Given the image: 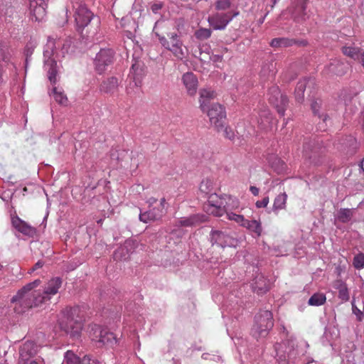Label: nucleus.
<instances>
[{"label": "nucleus", "mask_w": 364, "mask_h": 364, "mask_svg": "<svg viewBox=\"0 0 364 364\" xmlns=\"http://www.w3.org/2000/svg\"><path fill=\"white\" fill-rule=\"evenodd\" d=\"M242 227L247 228L250 232L254 234V236L259 237L262 232V228L259 220H246L242 224Z\"/></svg>", "instance_id": "obj_31"}, {"label": "nucleus", "mask_w": 364, "mask_h": 364, "mask_svg": "<svg viewBox=\"0 0 364 364\" xmlns=\"http://www.w3.org/2000/svg\"><path fill=\"white\" fill-rule=\"evenodd\" d=\"M157 202V199L154 198V197H151L148 199L147 200V203H149V207H154V205Z\"/></svg>", "instance_id": "obj_57"}, {"label": "nucleus", "mask_w": 364, "mask_h": 364, "mask_svg": "<svg viewBox=\"0 0 364 364\" xmlns=\"http://www.w3.org/2000/svg\"><path fill=\"white\" fill-rule=\"evenodd\" d=\"M41 283L40 279H36L27 284L11 298V302L14 304L15 312L22 314L30 308L49 301L58 292L63 281L59 277H53L46 283L43 290H36Z\"/></svg>", "instance_id": "obj_1"}, {"label": "nucleus", "mask_w": 364, "mask_h": 364, "mask_svg": "<svg viewBox=\"0 0 364 364\" xmlns=\"http://www.w3.org/2000/svg\"><path fill=\"white\" fill-rule=\"evenodd\" d=\"M161 46L166 50L171 51L178 59L182 60L185 57V52L183 49V42L179 36L175 33H168L167 38L156 33Z\"/></svg>", "instance_id": "obj_6"}, {"label": "nucleus", "mask_w": 364, "mask_h": 364, "mask_svg": "<svg viewBox=\"0 0 364 364\" xmlns=\"http://www.w3.org/2000/svg\"><path fill=\"white\" fill-rule=\"evenodd\" d=\"M212 31L209 28H200L195 32V36L200 41H203L209 38L211 36Z\"/></svg>", "instance_id": "obj_44"}, {"label": "nucleus", "mask_w": 364, "mask_h": 364, "mask_svg": "<svg viewBox=\"0 0 364 364\" xmlns=\"http://www.w3.org/2000/svg\"><path fill=\"white\" fill-rule=\"evenodd\" d=\"M239 14L236 11H228L226 13L217 12L208 17V21L214 30H224L228 24Z\"/></svg>", "instance_id": "obj_9"}, {"label": "nucleus", "mask_w": 364, "mask_h": 364, "mask_svg": "<svg viewBox=\"0 0 364 364\" xmlns=\"http://www.w3.org/2000/svg\"><path fill=\"white\" fill-rule=\"evenodd\" d=\"M360 168L362 169V171L364 172V159L360 162Z\"/></svg>", "instance_id": "obj_64"}, {"label": "nucleus", "mask_w": 364, "mask_h": 364, "mask_svg": "<svg viewBox=\"0 0 364 364\" xmlns=\"http://www.w3.org/2000/svg\"><path fill=\"white\" fill-rule=\"evenodd\" d=\"M114 58V52L110 48H102L96 55L94 60L95 69L99 74H102L110 65Z\"/></svg>", "instance_id": "obj_12"}, {"label": "nucleus", "mask_w": 364, "mask_h": 364, "mask_svg": "<svg viewBox=\"0 0 364 364\" xmlns=\"http://www.w3.org/2000/svg\"><path fill=\"white\" fill-rule=\"evenodd\" d=\"M353 216V211L349 208H341L335 214V220L342 223H348Z\"/></svg>", "instance_id": "obj_36"}, {"label": "nucleus", "mask_w": 364, "mask_h": 364, "mask_svg": "<svg viewBox=\"0 0 364 364\" xmlns=\"http://www.w3.org/2000/svg\"><path fill=\"white\" fill-rule=\"evenodd\" d=\"M206 220V216L203 215H192L189 217L181 218L176 223L178 227H192L196 226Z\"/></svg>", "instance_id": "obj_23"}, {"label": "nucleus", "mask_w": 364, "mask_h": 364, "mask_svg": "<svg viewBox=\"0 0 364 364\" xmlns=\"http://www.w3.org/2000/svg\"><path fill=\"white\" fill-rule=\"evenodd\" d=\"M268 95H269V101L271 103L272 98L278 99L279 97H282L284 95L281 93V92L277 86H272L269 90Z\"/></svg>", "instance_id": "obj_49"}, {"label": "nucleus", "mask_w": 364, "mask_h": 364, "mask_svg": "<svg viewBox=\"0 0 364 364\" xmlns=\"http://www.w3.org/2000/svg\"><path fill=\"white\" fill-rule=\"evenodd\" d=\"M68 51V47L63 41L48 37L43 50L44 69L47 72L49 81L53 85L58 81L57 60L64 57Z\"/></svg>", "instance_id": "obj_2"}, {"label": "nucleus", "mask_w": 364, "mask_h": 364, "mask_svg": "<svg viewBox=\"0 0 364 364\" xmlns=\"http://www.w3.org/2000/svg\"><path fill=\"white\" fill-rule=\"evenodd\" d=\"M80 364H99L97 360L92 359L90 355H85L80 359Z\"/></svg>", "instance_id": "obj_51"}, {"label": "nucleus", "mask_w": 364, "mask_h": 364, "mask_svg": "<svg viewBox=\"0 0 364 364\" xmlns=\"http://www.w3.org/2000/svg\"><path fill=\"white\" fill-rule=\"evenodd\" d=\"M353 266L357 269H360L364 267V254L360 253L354 257Z\"/></svg>", "instance_id": "obj_48"}, {"label": "nucleus", "mask_w": 364, "mask_h": 364, "mask_svg": "<svg viewBox=\"0 0 364 364\" xmlns=\"http://www.w3.org/2000/svg\"><path fill=\"white\" fill-rule=\"evenodd\" d=\"M301 346L307 348L309 346L306 341H302L299 346L296 339L292 336L282 343H277L274 346L277 361L279 364L294 363L300 355H304L306 353V350L300 349Z\"/></svg>", "instance_id": "obj_4"}, {"label": "nucleus", "mask_w": 364, "mask_h": 364, "mask_svg": "<svg viewBox=\"0 0 364 364\" xmlns=\"http://www.w3.org/2000/svg\"><path fill=\"white\" fill-rule=\"evenodd\" d=\"M277 73L276 63L273 61L264 63L259 75L264 80L272 79Z\"/></svg>", "instance_id": "obj_26"}, {"label": "nucleus", "mask_w": 364, "mask_h": 364, "mask_svg": "<svg viewBox=\"0 0 364 364\" xmlns=\"http://www.w3.org/2000/svg\"><path fill=\"white\" fill-rule=\"evenodd\" d=\"M222 58H223V56L220 55H215L213 56V60L215 61H221L222 60Z\"/></svg>", "instance_id": "obj_61"}, {"label": "nucleus", "mask_w": 364, "mask_h": 364, "mask_svg": "<svg viewBox=\"0 0 364 364\" xmlns=\"http://www.w3.org/2000/svg\"><path fill=\"white\" fill-rule=\"evenodd\" d=\"M210 122L217 130L223 129L226 122L225 108L218 103L213 104L205 109Z\"/></svg>", "instance_id": "obj_7"}, {"label": "nucleus", "mask_w": 364, "mask_h": 364, "mask_svg": "<svg viewBox=\"0 0 364 364\" xmlns=\"http://www.w3.org/2000/svg\"><path fill=\"white\" fill-rule=\"evenodd\" d=\"M227 217L230 220H233L242 226V224L245 221V218L242 215H238L232 212L227 213Z\"/></svg>", "instance_id": "obj_46"}, {"label": "nucleus", "mask_w": 364, "mask_h": 364, "mask_svg": "<svg viewBox=\"0 0 364 364\" xmlns=\"http://www.w3.org/2000/svg\"><path fill=\"white\" fill-rule=\"evenodd\" d=\"M37 353V346L33 341H26L20 347L19 364H24L29 361Z\"/></svg>", "instance_id": "obj_17"}, {"label": "nucleus", "mask_w": 364, "mask_h": 364, "mask_svg": "<svg viewBox=\"0 0 364 364\" xmlns=\"http://www.w3.org/2000/svg\"><path fill=\"white\" fill-rule=\"evenodd\" d=\"M218 132H223L224 136L231 141L235 138L234 131L230 127L225 126V123L224 124V127L223 129H220Z\"/></svg>", "instance_id": "obj_50"}, {"label": "nucleus", "mask_w": 364, "mask_h": 364, "mask_svg": "<svg viewBox=\"0 0 364 364\" xmlns=\"http://www.w3.org/2000/svg\"><path fill=\"white\" fill-rule=\"evenodd\" d=\"M199 190L202 193L205 195H211L213 196V181L210 178L203 179L199 186Z\"/></svg>", "instance_id": "obj_39"}, {"label": "nucleus", "mask_w": 364, "mask_h": 364, "mask_svg": "<svg viewBox=\"0 0 364 364\" xmlns=\"http://www.w3.org/2000/svg\"><path fill=\"white\" fill-rule=\"evenodd\" d=\"M43 265V262L42 261H38L34 267L31 269V271L29 272V273H31L33 272H34L36 269H38V268H41L42 267Z\"/></svg>", "instance_id": "obj_56"}, {"label": "nucleus", "mask_w": 364, "mask_h": 364, "mask_svg": "<svg viewBox=\"0 0 364 364\" xmlns=\"http://www.w3.org/2000/svg\"><path fill=\"white\" fill-rule=\"evenodd\" d=\"M182 82L186 87L187 93L190 96L196 94L198 85L197 77L191 72L186 73L182 76Z\"/></svg>", "instance_id": "obj_20"}, {"label": "nucleus", "mask_w": 364, "mask_h": 364, "mask_svg": "<svg viewBox=\"0 0 364 364\" xmlns=\"http://www.w3.org/2000/svg\"><path fill=\"white\" fill-rule=\"evenodd\" d=\"M231 2L230 0H218L215 3V9L218 11H225L230 9Z\"/></svg>", "instance_id": "obj_47"}, {"label": "nucleus", "mask_w": 364, "mask_h": 364, "mask_svg": "<svg viewBox=\"0 0 364 364\" xmlns=\"http://www.w3.org/2000/svg\"><path fill=\"white\" fill-rule=\"evenodd\" d=\"M335 288L338 290V297L339 299L343 302L348 301L349 300V291L346 283L341 280H338L335 284Z\"/></svg>", "instance_id": "obj_37"}, {"label": "nucleus", "mask_w": 364, "mask_h": 364, "mask_svg": "<svg viewBox=\"0 0 364 364\" xmlns=\"http://www.w3.org/2000/svg\"><path fill=\"white\" fill-rule=\"evenodd\" d=\"M311 109L314 115L322 119L323 122L319 124V129L324 130L328 116L325 113L326 109L323 107V102L320 98L313 100L311 103Z\"/></svg>", "instance_id": "obj_18"}, {"label": "nucleus", "mask_w": 364, "mask_h": 364, "mask_svg": "<svg viewBox=\"0 0 364 364\" xmlns=\"http://www.w3.org/2000/svg\"><path fill=\"white\" fill-rule=\"evenodd\" d=\"M13 50L7 43L0 41V58L4 63H9L12 57Z\"/></svg>", "instance_id": "obj_38"}, {"label": "nucleus", "mask_w": 364, "mask_h": 364, "mask_svg": "<svg viewBox=\"0 0 364 364\" xmlns=\"http://www.w3.org/2000/svg\"><path fill=\"white\" fill-rule=\"evenodd\" d=\"M11 223L13 227L16 230L25 235L31 237L33 236L36 233V229L34 228L27 224L18 216L12 218Z\"/></svg>", "instance_id": "obj_22"}, {"label": "nucleus", "mask_w": 364, "mask_h": 364, "mask_svg": "<svg viewBox=\"0 0 364 364\" xmlns=\"http://www.w3.org/2000/svg\"><path fill=\"white\" fill-rule=\"evenodd\" d=\"M73 7L75 9V20L77 30H82L86 27L94 18L93 13L81 2L73 3Z\"/></svg>", "instance_id": "obj_8"}, {"label": "nucleus", "mask_w": 364, "mask_h": 364, "mask_svg": "<svg viewBox=\"0 0 364 364\" xmlns=\"http://www.w3.org/2000/svg\"><path fill=\"white\" fill-rule=\"evenodd\" d=\"M271 104L276 107L278 113L281 116H284L286 108L288 105V98L284 95L279 97L278 99L272 98Z\"/></svg>", "instance_id": "obj_34"}, {"label": "nucleus", "mask_w": 364, "mask_h": 364, "mask_svg": "<svg viewBox=\"0 0 364 364\" xmlns=\"http://www.w3.org/2000/svg\"><path fill=\"white\" fill-rule=\"evenodd\" d=\"M13 176H9L8 177V180H7V182L9 183L11 185H14V183L13 181H11V179H12Z\"/></svg>", "instance_id": "obj_63"}, {"label": "nucleus", "mask_w": 364, "mask_h": 364, "mask_svg": "<svg viewBox=\"0 0 364 364\" xmlns=\"http://www.w3.org/2000/svg\"><path fill=\"white\" fill-rule=\"evenodd\" d=\"M210 207L208 209V211L215 215V216H222L225 213L224 208H223L220 205L213 203V200H208Z\"/></svg>", "instance_id": "obj_45"}, {"label": "nucleus", "mask_w": 364, "mask_h": 364, "mask_svg": "<svg viewBox=\"0 0 364 364\" xmlns=\"http://www.w3.org/2000/svg\"><path fill=\"white\" fill-rule=\"evenodd\" d=\"M80 358L72 350H67L64 354L63 364H80Z\"/></svg>", "instance_id": "obj_41"}, {"label": "nucleus", "mask_w": 364, "mask_h": 364, "mask_svg": "<svg viewBox=\"0 0 364 364\" xmlns=\"http://www.w3.org/2000/svg\"><path fill=\"white\" fill-rule=\"evenodd\" d=\"M84 311L78 306L66 307L58 316L60 328L73 338H78L82 329Z\"/></svg>", "instance_id": "obj_3"}, {"label": "nucleus", "mask_w": 364, "mask_h": 364, "mask_svg": "<svg viewBox=\"0 0 364 364\" xmlns=\"http://www.w3.org/2000/svg\"><path fill=\"white\" fill-rule=\"evenodd\" d=\"M215 93L208 89H203L200 91V107L205 112V109L210 106V100L213 99Z\"/></svg>", "instance_id": "obj_32"}, {"label": "nucleus", "mask_w": 364, "mask_h": 364, "mask_svg": "<svg viewBox=\"0 0 364 364\" xmlns=\"http://www.w3.org/2000/svg\"><path fill=\"white\" fill-rule=\"evenodd\" d=\"M93 333H90L92 341L98 343L100 346H107L112 347L117 343L116 335L109 331L106 328H102L99 326H95L92 328Z\"/></svg>", "instance_id": "obj_10"}, {"label": "nucleus", "mask_w": 364, "mask_h": 364, "mask_svg": "<svg viewBox=\"0 0 364 364\" xmlns=\"http://www.w3.org/2000/svg\"><path fill=\"white\" fill-rule=\"evenodd\" d=\"M145 75L144 65L141 62H136L132 64L129 77L132 79V83L136 87H140L141 81Z\"/></svg>", "instance_id": "obj_19"}, {"label": "nucleus", "mask_w": 364, "mask_h": 364, "mask_svg": "<svg viewBox=\"0 0 364 364\" xmlns=\"http://www.w3.org/2000/svg\"><path fill=\"white\" fill-rule=\"evenodd\" d=\"M163 4L161 3H155L152 4L151 9L153 13L157 14L158 11L162 8Z\"/></svg>", "instance_id": "obj_53"}, {"label": "nucleus", "mask_w": 364, "mask_h": 364, "mask_svg": "<svg viewBox=\"0 0 364 364\" xmlns=\"http://www.w3.org/2000/svg\"><path fill=\"white\" fill-rule=\"evenodd\" d=\"M210 240L212 245H217L221 247H235L238 245V240L236 238L222 230H212Z\"/></svg>", "instance_id": "obj_13"}, {"label": "nucleus", "mask_w": 364, "mask_h": 364, "mask_svg": "<svg viewBox=\"0 0 364 364\" xmlns=\"http://www.w3.org/2000/svg\"><path fill=\"white\" fill-rule=\"evenodd\" d=\"M165 214L163 208L159 207H149V209L145 211L140 210L139 220L144 223L155 222L160 220Z\"/></svg>", "instance_id": "obj_16"}, {"label": "nucleus", "mask_w": 364, "mask_h": 364, "mask_svg": "<svg viewBox=\"0 0 364 364\" xmlns=\"http://www.w3.org/2000/svg\"><path fill=\"white\" fill-rule=\"evenodd\" d=\"M52 94L53 95L55 100L58 103L62 105H65L67 104L68 98L66 95L58 87H54L52 89Z\"/></svg>", "instance_id": "obj_42"}, {"label": "nucleus", "mask_w": 364, "mask_h": 364, "mask_svg": "<svg viewBox=\"0 0 364 364\" xmlns=\"http://www.w3.org/2000/svg\"><path fill=\"white\" fill-rule=\"evenodd\" d=\"M46 4L44 0H30V14L32 21H42L46 16Z\"/></svg>", "instance_id": "obj_15"}, {"label": "nucleus", "mask_w": 364, "mask_h": 364, "mask_svg": "<svg viewBox=\"0 0 364 364\" xmlns=\"http://www.w3.org/2000/svg\"><path fill=\"white\" fill-rule=\"evenodd\" d=\"M320 149L318 142L316 141L315 139L305 141L303 146L304 157L309 160L310 164H318Z\"/></svg>", "instance_id": "obj_14"}, {"label": "nucleus", "mask_w": 364, "mask_h": 364, "mask_svg": "<svg viewBox=\"0 0 364 364\" xmlns=\"http://www.w3.org/2000/svg\"><path fill=\"white\" fill-rule=\"evenodd\" d=\"M328 69L331 73L341 76L346 73L348 68L340 60L334 59L328 65Z\"/></svg>", "instance_id": "obj_29"}, {"label": "nucleus", "mask_w": 364, "mask_h": 364, "mask_svg": "<svg viewBox=\"0 0 364 364\" xmlns=\"http://www.w3.org/2000/svg\"><path fill=\"white\" fill-rule=\"evenodd\" d=\"M279 1V0H271L272 4L270 5L271 9H273L274 6Z\"/></svg>", "instance_id": "obj_62"}, {"label": "nucleus", "mask_w": 364, "mask_h": 364, "mask_svg": "<svg viewBox=\"0 0 364 364\" xmlns=\"http://www.w3.org/2000/svg\"><path fill=\"white\" fill-rule=\"evenodd\" d=\"M273 118L268 109H264L259 113V126L262 129H268L271 127Z\"/></svg>", "instance_id": "obj_33"}, {"label": "nucleus", "mask_w": 364, "mask_h": 364, "mask_svg": "<svg viewBox=\"0 0 364 364\" xmlns=\"http://www.w3.org/2000/svg\"><path fill=\"white\" fill-rule=\"evenodd\" d=\"M24 364H43L42 362H38L36 360H32L29 361H26Z\"/></svg>", "instance_id": "obj_59"}, {"label": "nucleus", "mask_w": 364, "mask_h": 364, "mask_svg": "<svg viewBox=\"0 0 364 364\" xmlns=\"http://www.w3.org/2000/svg\"><path fill=\"white\" fill-rule=\"evenodd\" d=\"M358 61H359L360 63V64L362 65V66L364 68V52L362 53V55H360V60H357Z\"/></svg>", "instance_id": "obj_60"}, {"label": "nucleus", "mask_w": 364, "mask_h": 364, "mask_svg": "<svg viewBox=\"0 0 364 364\" xmlns=\"http://www.w3.org/2000/svg\"><path fill=\"white\" fill-rule=\"evenodd\" d=\"M306 1L305 0H293L284 14H288L296 23H302L306 19Z\"/></svg>", "instance_id": "obj_11"}, {"label": "nucleus", "mask_w": 364, "mask_h": 364, "mask_svg": "<svg viewBox=\"0 0 364 364\" xmlns=\"http://www.w3.org/2000/svg\"><path fill=\"white\" fill-rule=\"evenodd\" d=\"M287 200V195L286 193H282L276 196L274 200L272 211L277 214L279 210H283L286 208Z\"/></svg>", "instance_id": "obj_35"}, {"label": "nucleus", "mask_w": 364, "mask_h": 364, "mask_svg": "<svg viewBox=\"0 0 364 364\" xmlns=\"http://www.w3.org/2000/svg\"><path fill=\"white\" fill-rule=\"evenodd\" d=\"M342 53L344 55L354 60H360V57L364 50L357 46H354L353 45H346L341 48Z\"/></svg>", "instance_id": "obj_27"}, {"label": "nucleus", "mask_w": 364, "mask_h": 364, "mask_svg": "<svg viewBox=\"0 0 364 364\" xmlns=\"http://www.w3.org/2000/svg\"><path fill=\"white\" fill-rule=\"evenodd\" d=\"M311 82V79L308 77H304L303 79L300 80L296 86L295 91H294V97L295 100L298 102H302L304 100V91L306 90V87L307 85Z\"/></svg>", "instance_id": "obj_28"}, {"label": "nucleus", "mask_w": 364, "mask_h": 364, "mask_svg": "<svg viewBox=\"0 0 364 364\" xmlns=\"http://www.w3.org/2000/svg\"><path fill=\"white\" fill-rule=\"evenodd\" d=\"M250 191L252 193L253 196H257L259 195V189L256 186H251L250 187Z\"/></svg>", "instance_id": "obj_55"}, {"label": "nucleus", "mask_w": 364, "mask_h": 364, "mask_svg": "<svg viewBox=\"0 0 364 364\" xmlns=\"http://www.w3.org/2000/svg\"><path fill=\"white\" fill-rule=\"evenodd\" d=\"M274 326L273 316L270 311L262 310L255 316L251 329L252 336L256 338H265Z\"/></svg>", "instance_id": "obj_5"}, {"label": "nucleus", "mask_w": 364, "mask_h": 364, "mask_svg": "<svg viewBox=\"0 0 364 364\" xmlns=\"http://www.w3.org/2000/svg\"><path fill=\"white\" fill-rule=\"evenodd\" d=\"M307 44L305 40H295L289 38H275L270 42V46L273 48H287L294 45L304 46Z\"/></svg>", "instance_id": "obj_21"}, {"label": "nucleus", "mask_w": 364, "mask_h": 364, "mask_svg": "<svg viewBox=\"0 0 364 364\" xmlns=\"http://www.w3.org/2000/svg\"><path fill=\"white\" fill-rule=\"evenodd\" d=\"M119 81L115 77H110L103 80L100 86L102 92L114 94L118 89Z\"/></svg>", "instance_id": "obj_25"}, {"label": "nucleus", "mask_w": 364, "mask_h": 364, "mask_svg": "<svg viewBox=\"0 0 364 364\" xmlns=\"http://www.w3.org/2000/svg\"><path fill=\"white\" fill-rule=\"evenodd\" d=\"M353 313L358 316V319L359 321H361L362 316L363 315V312L360 309L354 306H353Z\"/></svg>", "instance_id": "obj_54"}, {"label": "nucleus", "mask_w": 364, "mask_h": 364, "mask_svg": "<svg viewBox=\"0 0 364 364\" xmlns=\"http://www.w3.org/2000/svg\"><path fill=\"white\" fill-rule=\"evenodd\" d=\"M252 289L258 294H265L269 291L271 287L269 280L267 279L263 275H258L254 279Z\"/></svg>", "instance_id": "obj_24"}, {"label": "nucleus", "mask_w": 364, "mask_h": 364, "mask_svg": "<svg viewBox=\"0 0 364 364\" xmlns=\"http://www.w3.org/2000/svg\"><path fill=\"white\" fill-rule=\"evenodd\" d=\"M165 204H166V199L164 198H162L160 200V203L156 207H159L160 208H163V210L165 211Z\"/></svg>", "instance_id": "obj_58"}, {"label": "nucleus", "mask_w": 364, "mask_h": 364, "mask_svg": "<svg viewBox=\"0 0 364 364\" xmlns=\"http://www.w3.org/2000/svg\"><path fill=\"white\" fill-rule=\"evenodd\" d=\"M37 43L35 41H30L27 43L24 49V54L26 55V68L27 67L28 60H30L35 48L36 47Z\"/></svg>", "instance_id": "obj_43"}, {"label": "nucleus", "mask_w": 364, "mask_h": 364, "mask_svg": "<svg viewBox=\"0 0 364 364\" xmlns=\"http://www.w3.org/2000/svg\"><path fill=\"white\" fill-rule=\"evenodd\" d=\"M130 242L126 241L123 246L118 247L113 254V258L116 261L127 260L129 258L131 250L129 249Z\"/></svg>", "instance_id": "obj_30"}, {"label": "nucleus", "mask_w": 364, "mask_h": 364, "mask_svg": "<svg viewBox=\"0 0 364 364\" xmlns=\"http://www.w3.org/2000/svg\"><path fill=\"white\" fill-rule=\"evenodd\" d=\"M269 201V197L266 196L262 200H257L255 203V205L257 208H265L267 206Z\"/></svg>", "instance_id": "obj_52"}, {"label": "nucleus", "mask_w": 364, "mask_h": 364, "mask_svg": "<svg viewBox=\"0 0 364 364\" xmlns=\"http://www.w3.org/2000/svg\"><path fill=\"white\" fill-rule=\"evenodd\" d=\"M326 297L322 293H315L309 299L308 304L310 306H318L326 302Z\"/></svg>", "instance_id": "obj_40"}]
</instances>
